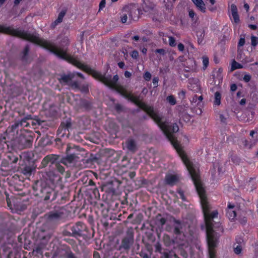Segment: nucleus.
<instances>
[{
  "label": "nucleus",
  "mask_w": 258,
  "mask_h": 258,
  "mask_svg": "<svg viewBox=\"0 0 258 258\" xmlns=\"http://www.w3.org/2000/svg\"><path fill=\"white\" fill-rule=\"evenodd\" d=\"M155 252H159L161 253H162V248L161 244L159 242H157L155 244Z\"/></svg>",
  "instance_id": "3c124183"
},
{
  "label": "nucleus",
  "mask_w": 258,
  "mask_h": 258,
  "mask_svg": "<svg viewBox=\"0 0 258 258\" xmlns=\"http://www.w3.org/2000/svg\"><path fill=\"white\" fill-rule=\"evenodd\" d=\"M169 44L171 47H174L176 45V40L172 36L169 37Z\"/></svg>",
  "instance_id": "49530a36"
},
{
  "label": "nucleus",
  "mask_w": 258,
  "mask_h": 258,
  "mask_svg": "<svg viewBox=\"0 0 258 258\" xmlns=\"http://www.w3.org/2000/svg\"><path fill=\"white\" fill-rule=\"evenodd\" d=\"M167 100L171 105H174L176 103V100L173 95H171L167 97Z\"/></svg>",
  "instance_id": "a19ab883"
},
{
  "label": "nucleus",
  "mask_w": 258,
  "mask_h": 258,
  "mask_svg": "<svg viewBox=\"0 0 258 258\" xmlns=\"http://www.w3.org/2000/svg\"><path fill=\"white\" fill-rule=\"evenodd\" d=\"M243 68V66L236 61L235 60H233L231 63V70L234 71L238 69H242Z\"/></svg>",
  "instance_id": "473e14b6"
},
{
  "label": "nucleus",
  "mask_w": 258,
  "mask_h": 258,
  "mask_svg": "<svg viewBox=\"0 0 258 258\" xmlns=\"http://www.w3.org/2000/svg\"><path fill=\"white\" fill-rule=\"evenodd\" d=\"M136 173L135 171L130 172L128 176L131 179H133L136 176Z\"/></svg>",
  "instance_id": "774afa93"
},
{
  "label": "nucleus",
  "mask_w": 258,
  "mask_h": 258,
  "mask_svg": "<svg viewBox=\"0 0 258 258\" xmlns=\"http://www.w3.org/2000/svg\"><path fill=\"white\" fill-rule=\"evenodd\" d=\"M129 14L128 12H124L123 9L122 15L121 16V22L122 23H129Z\"/></svg>",
  "instance_id": "393cba45"
},
{
  "label": "nucleus",
  "mask_w": 258,
  "mask_h": 258,
  "mask_svg": "<svg viewBox=\"0 0 258 258\" xmlns=\"http://www.w3.org/2000/svg\"><path fill=\"white\" fill-rule=\"evenodd\" d=\"M7 258H27L26 256L24 255L22 257L21 253L19 252L14 253L10 252L8 255Z\"/></svg>",
  "instance_id": "7c9ffc66"
},
{
  "label": "nucleus",
  "mask_w": 258,
  "mask_h": 258,
  "mask_svg": "<svg viewBox=\"0 0 258 258\" xmlns=\"http://www.w3.org/2000/svg\"><path fill=\"white\" fill-rule=\"evenodd\" d=\"M243 246L244 245L233 244V248L234 252L236 254H240L242 252Z\"/></svg>",
  "instance_id": "cd10ccee"
},
{
  "label": "nucleus",
  "mask_w": 258,
  "mask_h": 258,
  "mask_svg": "<svg viewBox=\"0 0 258 258\" xmlns=\"http://www.w3.org/2000/svg\"><path fill=\"white\" fill-rule=\"evenodd\" d=\"M60 197V199H58L57 200V201H56V202L58 204H64L67 201V197L66 196H62L61 195H59L58 194V196H57V197Z\"/></svg>",
  "instance_id": "c03bdc74"
},
{
  "label": "nucleus",
  "mask_w": 258,
  "mask_h": 258,
  "mask_svg": "<svg viewBox=\"0 0 258 258\" xmlns=\"http://www.w3.org/2000/svg\"><path fill=\"white\" fill-rule=\"evenodd\" d=\"M127 150L132 152H135L137 149L135 141L131 138L128 139L125 142Z\"/></svg>",
  "instance_id": "2eb2a0df"
},
{
  "label": "nucleus",
  "mask_w": 258,
  "mask_h": 258,
  "mask_svg": "<svg viewBox=\"0 0 258 258\" xmlns=\"http://www.w3.org/2000/svg\"><path fill=\"white\" fill-rule=\"evenodd\" d=\"M237 220L243 225H245L247 223V218L245 216L239 215L237 217Z\"/></svg>",
  "instance_id": "ea45409f"
},
{
  "label": "nucleus",
  "mask_w": 258,
  "mask_h": 258,
  "mask_svg": "<svg viewBox=\"0 0 258 258\" xmlns=\"http://www.w3.org/2000/svg\"><path fill=\"white\" fill-rule=\"evenodd\" d=\"M165 181L167 184L173 185L178 182V178L176 175L167 174L165 176Z\"/></svg>",
  "instance_id": "dca6fc26"
},
{
  "label": "nucleus",
  "mask_w": 258,
  "mask_h": 258,
  "mask_svg": "<svg viewBox=\"0 0 258 258\" xmlns=\"http://www.w3.org/2000/svg\"><path fill=\"white\" fill-rule=\"evenodd\" d=\"M235 240V242L234 244L244 245V240L241 236H236Z\"/></svg>",
  "instance_id": "c9c22d12"
},
{
  "label": "nucleus",
  "mask_w": 258,
  "mask_h": 258,
  "mask_svg": "<svg viewBox=\"0 0 258 258\" xmlns=\"http://www.w3.org/2000/svg\"><path fill=\"white\" fill-rule=\"evenodd\" d=\"M12 157H11L10 155H8V157L10 158V161L13 163H17V162L18 160V158L17 157L13 156V155H12Z\"/></svg>",
  "instance_id": "5fc2aeb1"
},
{
  "label": "nucleus",
  "mask_w": 258,
  "mask_h": 258,
  "mask_svg": "<svg viewBox=\"0 0 258 258\" xmlns=\"http://www.w3.org/2000/svg\"><path fill=\"white\" fill-rule=\"evenodd\" d=\"M49 157H45L41 162V166L42 167H45L47 166V165L49 163V161H48V159L49 158Z\"/></svg>",
  "instance_id": "8fccbe9b"
},
{
  "label": "nucleus",
  "mask_w": 258,
  "mask_h": 258,
  "mask_svg": "<svg viewBox=\"0 0 258 258\" xmlns=\"http://www.w3.org/2000/svg\"><path fill=\"white\" fill-rule=\"evenodd\" d=\"M148 184L149 180L144 177H140L136 181V185L139 188L148 185Z\"/></svg>",
  "instance_id": "412c9836"
},
{
  "label": "nucleus",
  "mask_w": 258,
  "mask_h": 258,
  "mask_svg": "<svg viewBox=\"0 0 258 258\" xmlns=\"http://www.w3.org/2000/svg\"><path fill=\"white\" fill-rule=\"evenodd\" d=\"M221 94L219 92H216L214 94V105H219L221 104Z\"/></svg>",
  "instance_id": "b1692460"
},
{
  "label": "nucleus",
  "mask_w": 258,
  "mask_h": 258,
  "mask_svg": "<svg viewBox=\"0 0 258 258\" xmlns=\"http://www.w3.org/2000/svg\"><path fill=\"white\" fill-rule=\"evenodd\" d=\"M193 181L200 197L206 227L207 240L208 246L209 258H217L215 248L218 242V237L213 230V219L218 216L217 210L210 212L211 205L208 201L205 190L200 180L199 171L194 165H185Z\"/></svg>",
  "instance_id": "f257e3e1"
},
{
  "label": "nucleus",
  "mask_w": 258,
  "mask_h": 258,
  "mask_svg": "<svg viewBox=\"0 0 258 258\" xmlns=\"http://www.w3.org/2000/svg\"><path fill=\"white\" fill-rule=\"evenodd\" d=\"M176 0H164L165 7L167 10H171Z\"/></svg>",
  "instance_id": "5701e85b"
},
{
  "label": "nucleus",
  "mask_w": 258,
  "mask_h": 258,
  "mask_svg": "<svg viewBox=\"0 0 258 258\" xmlns=\"http://www.w3.org/2000/svg\"><path fill=\"white\" fill-rule=\"evenodd\" d=\"M105 6V0H101L99 4V10H102Z\"/></svg>",
  "instance_id": "680f3d73"
},
{
  "label": "nucleus",
  "mask_w": 258,
  "mask_h": 258,
  "mask_svg": "<svg viewBox=\"0 0 258 258\" xmlns=\"http://www.w3.org/2000/svg\"><path fill=\"white\" fill-rule=\"evenodd\" d=\"M59 24V23L57 22L56 21V19L53 22L51 25H50V27L52 29H54L56 27V26L58 25Z\"/></svg>",
  "instance_id": "0e129e2a"
},
{
  "label": "nucleus",
  "mask_w": 258,
  "mask_h": 258,
  "mask_svg": "<svg viewBox=\"0 0 258 258\" xmlns=\"http://www.w3.org/2000/svg\"><path fill=\"white\" fill-rule=\"evenodd\" d=\"M124 11L128 12L129 14L128 23L132 21H137L139 18L140 10L136 7L125 6L124 7Z\"/></svg>",
  "instance_id": "9d476101"
},
{
  "label": "nucleus",
  "mask_w": 258,
  "mask_h": 258,
  "mask_svg": "<svg viewBox=\"0 0 258 258\" xmlns=\"http://www.w3.org/2000/svg\"><path fill=\"white\" fill-rule=\"evenodd\" d=\"M177 192L179 194V195L180 196V198L183 201H186V197L184 196V191L181 188H178L177 190Z\"/></svg>",
  "instance_id": "79ce46f5"
},
{
  "label": "nucleus",
  "mask_w": 258,
  "mask_h": 258,
  "mask_svg": "<svg viewBox=\"0 0 258 258\" xmlns=\"http://www.w3.org/2000/svg\"><path fill=\"white\" fill-rule=\"evenodd\" d=\"M174 223L176 224L174 227V233L176 235L180 234L181 233V229H182L181 222L179 220L174 219Z\"/></svg>",
  "instance_id": "6ab92c4d"
},
{
  "label": "nucleus",
  "mask_w": 258,
  "mask_h": 258,
  "mask_svg": "<svg viewBox=\"0 0 258 258\" xmlns=\"http://www.w3.org/2000/svg\"><path fill=\"white\" fill-rule=\"evenodd\" d=\"M251 76L250 75H245L243 78V80L244 82L247 83L250 81L251 79Z\"/></svg>",
  "instance_id": "4d7b16f0"
},
{
  "label": "nucleus",
  "mask_w": 258,
  "mask_h": 258,
  "mask_svg": "<svg viewBox=\"0 0 258 258\" xmlns=\"http://www.w3.org/2000/svg\"><path fill=\"white\" fill-rule=\"evenodd\" d=\"M159 78L157 77H155L153 79L152 83L155 87H156L158 85Z\"/></svg>",
  "instance_id": "6e6d98bb"
},
{
  "label": "nucleus",
  "mask_w": 258,
  "mask_h": 258,
  "mask_svg": "<svg viewBox=\"0 0 258 258\" xmlns=\"http://www.w3.org/2000/svg\"><path fill=\"white\" fill-rule=\"evenodd\" d=\"M163 240L166 246H170L174 243V241L172 239H171L170 236L168 235H164Z\"/></svg>",
  "instance_id": "c756f323"
},
{
  "label": "nucleus",
  "mask_w": 258,
  "mask_h": 258,
  "mask_svg": "<svg viewBox=\"0 0 258 258\" xmlns=\"http://www.w3.org/2000/svg\"><path fill=\"white\" fill-rule=\"evenodd\" d=\"M115 109L117 112H120L122 110V107L119 104H116L115 105Z\"/></svg>",
  "instance_id": "bf43d9fd"
},
{
  "label": "nucleus",
  "mask_w": 258,
  "mask_h": 258,
  "mask_svg": "<svg viewBox=\"0 0 258 258\" xmlns=\"http://www.w3.org/2000/svg\"><path fill=\"white\" fill-rule=\"evenodd\" d=\"M33 117L31 114H27L20 120L14 122L11 126H9L6 131V134H13L16 133L18 134L21 130H24L23 127H28L30 125L29 121H32Z\"/></svg>",
  "instance_id": "20e7f679"
},
{
  "label": "nucleus",
  "mask_w": 258,
  "mask_h": 258,
  "mask_svg": "<svg viewBox=\"0 0 258 258\" xmlns=\"http://www.w3.org/2000/svg\"><path fill=\"white\" fill-rule=\"evenodd\" d=\"M68 229L70 231H66L67 235L78 238L85 235L84 232L87 230V226L83 222H77L74 224L69 225Z\"/></svg>",
  "instance_id": "39448f33"
},
{
  "label": "nucleus",
  "mask_w": 258,
  "mask_h": 258,
  "mask_svg": "<svg viewBox=\"0 0 258 258\" xmlns=\"http://www.w3.org/2000/svg\"><path fill=\"white\" fill-rule=\"evenodd\" d=\"M82 105L84 107H85L87 108H90V106H91L90 103L89 101H86V100H85L83 102Z\"/></svg>",
  "instance_id": "13d9d810"
},
{
  "label": "nucleus",
  "mask_w": 258,
  "mask_h": 258,
  "mask_svg": "<svg viewBox=\"0 0 258 258\" xmlns=\"http://www.w3.org/2000/svg\"><path fill=\"white\" fill-rule=\"evenodd\" d=\"M239 208L234 204L228 202L226 209V216L231 221H234L236 218L237 212Z\"/></svg>",
  "instance_id": "1a4fd4ad"
},
{
  "label": "nucleus",
  "mask_w": 258,
  "mask_h": 258,
  "mask_svg": "<svg viewBox=\"0 0 258 258\" xmlns=\"http://www.w3.org/2000/svg\"><path fill=\"white\" fill-rule=\"evenodd\" d=\"M131 57L134 59H137L139 57V52L136 50H134L131 53Z\"/></svg>",
  "instance_id": "603ef678"
},
{
  "label": "nucleus",
  "mask_w": 258,
  "mask_h": 258,
  "mask_svg": "<svg viewBox=\"0 0 258 258\" xmlns=\"http://www.w3.org/2000/svg\"><path fill=\"white\" fill-rule=\"evenodd\" d=\"M79 90L83 93L87 94L89 92V85L88 84H83L80 86Z\"/></svg>",
  "instance_id": "f704fd0d"
},
{
  "label": "nucleus",
  "mask_w": 258,
  "mask_h": 258,
  "mask_svg": "<svg viewBox=\"0 0 258 258\" xmlns=\"http://www.w3.org/2000/svg\"><path fill=\"white\" fill-rule=\"evenodd\" d=\"M70 86L73 89H76V90H79L80 88V84L78 83V81H73L70 84Z\"/></svg>",
  "instance_id": "37998d69"
},
{
  "label": "nucleus",
  "mask_w": 258,
  "mask_h": 258,
  "mask_svg": "<svg viewBox=\"0 0 258 258\" xmlns=\"http://www.w3.org/2000/svg\"><path fill=\"white\" fill-rule=\"evenodd\" d=\"M187 87L189 90L195 92H198L201 89L199 81L196 79H189Z\"/></svg>",
  "instance_id": "4468645a"
},
{
  "label": "nucleus",
  "mask_w": 258,
  "mask_h": 258,
  "mask_svg": "<svg viewBox=\"0 0 258 258\" xmlns=\"http://www.w3.org/2000/svg\"><path fill=\"white\" fill-rule=\"evenodd\" d=\"M203 62V70H206L209 64V57L207 55H204L202 57Z\"/></svg>",
  "instance_id": "c85d7f7f"
},
{
  "label": "nucleus",
  "mask_w": 258,
  "mask_h": 258,
  "mask_svg": "<svg viewBox=\"0 0 258 258\" xmlns=\"http://www.w3.org/2000/svg\"><path fill=\"white\" fill-rule=\"evenodd\" d=\"M156 52L161 54H164L165 53V51L164 49H162V48L157 49L156 50Z\"/></svg>",
  "instance_id": "338daca9"
},
{
  "label": "nucleus",
  "mask_w": 258,
  "mask_h": 258,
  "mask_svg": "<svg viewBox=\"0 0 258 258\" xmlns=\"http://www.w3.org/2000/svg\"><path fill=\"white\" fill-rule=\"evenodd\" d=\"M178 96L182 98V99L184 98H185V92L183 90H182L179 93H178Z\"/></svg>",
  "instance_id": "69168bd1"
},
{
  "label": "nucleus",
  "mask_w": 258,
  "mask_h": 258,
  "mask_svg": "<svg viewBox=\"0 0 258 258\" xmlns=\"http://www.w3.org/2000/svg\"><path fill=\"white\" fill-rule=\"evenodd\" d=\"M251 44L252 46L255 47L258 44L257 38L255 36H251Z\"/></svg>",
  "instance_id": "a18cd8bd"
},
{
  "label": "nucleus",
  "mask_w": 258,
  "mask_h": 258,
  "mask_svg": "<svg viewBox=\"0 0 258 258\" xmlns=\"http://www.w3.org/2000/svg\"><path fill=\"white\" fill-rule=\"evenodd\" d=\"M65 258H76L74 253L71 251L69 246H67Z\"/></svg>",
  "instance_id": "2f4dec72"
},
{
  "label": "nucleus",
  "mask_w": 258,
  "mask_h": 258,
  "mask_svg": "<svg viewBox=\"0 0 258 258\" xmlns=\"http://www.w3.org/2000/svg\"><path fill=\"white\" fill-rule=\"evenodd\" d=\"M46 157H49V158L48 159V161H49V163L52 164H55L56 163H57V161L58 159V156L57 155L54 154H50L47 155Z\"/></svg>",
  "instance_id": "bb28decb"
},
{
  "label": "nucleus",
  "mask_w": 258,
  "mask_h": 258,
  "mask_svg": "<svg viewBox=\"0 0 258 258\" xmlns=\"http://www.w3.org/2000/svg\"><path fill=\"white\" fill-rule=\"evenodd\" d=\"M66 209L63 207H55L53 210L46 214V217L50 221H57L64 217Z\"/></svg>",
  "instance_id": "0eeeda50"
},
{
  "label": "nucleus",
  "mask_w": 258,
  "mask_h": 258,
  "mask_svg": "<svg viewBox=\"0 0 258 258\" xmlns=\"http://www.w3.org/2000/svg\"><path fill=\"white\" fill-rule=\"evenodd\" d=\"M30 50V48L29 45H26L23 52H22V55L21 56V60L23 61L27 62L28 59V54Z\"/></svg>",
  "instance_id": "4be33fe9"
},
{
  "label": "nucleus",
  "mask_w": 258,
  "mask_h": 258,
  "mask_svg": "<svg viewBox=\"0 0 258 258\" xmlns=\"http://www.w3.org/2000/svg\"><path fill=\"white\" fill-rule=\"evenodd\" d=\"M75 77L74 73H70L67 75H62L60 78L58 79L59 82L60 84L66 83L68 84Z\"/></svg>",
  "instance_id": "a211bd4d"
},
{
  "label": "nucleus",
  "mask_w": 258,
  "mask_h": 258,
  "mask_svg": "<svg viewBox=\"0 0 258 258\" xmlns=\"http://www.w3.org/2000/svg\"><path fill=\"white\" fill-rule=\"evenodd\" d=\"M12 141H15L21 149L29 148L32 146L34 140V134L32 132H28L26 130H21L18 134L15 133L14 135L7 134Z\"/></svg>",
  "instance_id": "7ed1b4c3"
},
{
  "label": "nucleus",
  "mask_w": 258,
  "mask_h": 258,
  "mask_svg": "<svg viewBox=\"0 0 258 258\" xmlns=\"http://www.w3.org/2000/svg\"><path fill=\"white\" fill-rule=\"evenodd\" d=\"M177 47H178V50L180 51H183V50H184V45L181 43H179L178 45H177Z\"/></svg>",
  "instance_id": "052dcab7"
},
{
  "label": "nucleus",
  "mask_w": 258,
  "mask_h": 258,
  "mask_svg": "<svg viewBox=\"0 0 258 258\" xmlns=\"http://www.w3.org/2000/svg\"><path fill=\"white\" fill-rule=\"evenodd\" d=\"M142 8L145 12H150L153 10L154 5L150 0H142Z\"/></svg>",
  "instance_id": "f3484780"
},
{
  "label": "nucleus",
  "mask_w": 258,
  "mask_h": 258,
  "mask_svg": "<svg viewBox=\"0 0 258 258\" xmlns=\"http://www.w3.org/2000/svg\"><path fill=\"white\" fill-rule=\"evenodd\" d=\"M46 182L48 185L50 184L53 188L58 187L62 189L63 186L62 177L56 173V171H49L46 172Z\"/></svg>",
  "instance_id": "423d86ee"
},
{
  "label": "nucleus",
  "mask_w": 258,
  "mask_h": 258,
  "mask_svg": "<svg viewBox=\"0 0 258 258\" xmlns=\"http://www.w3.org/2000/svg\"><path fill=\"white\" fill-rule=\"evenodd\" d=\"M78 147L74 146L73 147L68 146L66 150V157L64 158L69 163L73 162L77 158H78Z\"/></svg>",
  "instance_id": "6e6552de"
},
{
  "label": "nucleus",
  "mask_w": 258,
  "mask_h": 258,
  "mask_svg": "<svg viewBox=\"0 0 258 258\" xmlns=\"http://www.w3.org/2000/svg\"><path fill=\"white\" fill-rule=\"evenodd\" d=\"M34 195L45 201L50 200L51 202L56 200L58 192L53 187L48 185L45 181L37 180L32 186Z\"/></svg>",
  "instance_id": "f03ea898"
},
{
  "label": "nucleus",
  "mask_w": 258,
  "mask_h": 258,
  "mask_svg": "<svg viewBox=\"0 0 258 258\" xmlns=\"http://www.w3.org/2000/svg\"><path fill=\"white\" fill-rule=\"evenodd\" d=\"M237 88V87L235 84H232L230 85V91L232 92L236 91Z\"/></svg>",
  "instance_id": "e2e57ef3"
},
{
  "label": "nucleus",
  "mask_w": 258,
  "mask_h": 258,
  "mask_svg": "<svg viewBox=\"0 0 258 258\" xmlns=\"http://www.w3.org/2000/svg\"><path fill=\"white\" fill-rule=\"evenodd\" d=\"M72 122L71 118H68L65 121H63L61 122L57 130V134L60 135L61 137L64 136L67 132L69 133V130L71 129Z\"/></svg>",
  "instance_id": "9b49d317"
},
{
  "label": "nucleus",
  "mask_w": 258,
  "mask_h": 258,
  "mask_svg": "<svg viewBox=\"0 0 258 258\" xmlns=\"http://www.w3.org/2000/svg\"><path fill=\"white\" fill-rule=\"evenodd\" d=\"M179 254L181 255L183 258H187L188 254V253L183 249H179ZM174 258H180L178 255L176 254H174Z\"/></svg>",
  "instance_id": "72a5a7b5"
},
{
  "label": "nucleus",
  "mask_w": 258,
  "mask_h": 258,
  "mask_svg": "<svg viewBox=\"0 0 258 258\" xmlns=\"http://www.w3.org/2000/svg\"><path fill=\"white\" fill-rule=\"evenodd\" d=\"M91 192L90 193L91 197L95 199H98L100 198V194L99 190L96 187H94L91 189Z\"/></svg>",
  "instance_id": "a878e982"
},
{
  "label": "nucleus",
  "mask_w": 258,
  "mask_h": 258,
  "mask_svg": "<svg viewBox=\"0 0 258 258\" xmlns=\"http://www.w3.org/2000/svg\"><path fill=\"white\" fill-rule=\"evenodd\" d=\"M152 77L151 73L149 72H146L143 75V78L146 81H149Z\"/></svg>",
  "instance_id": "09e8293b"
},
{
  "label": "nucleus",
  "mask_w": 258,
  "mask_h": 258,
  "mask_svg": "<svg viewBox=\"0 0 258 258\" xmlns=\"http://www.w3.org/2000/svg\"><path fill=\"white\" fill-rule=\"evenodd\" d=\"M44 247L45 245L44 244H40L35 247L34 250L37 254L42 255L43 252V249L44 248Z\"/></svg>",
  "instance_id": "e433bc0d"
},
{
  "label": "nucleus",
  "mask_w": 258,
  "mask_h": 258,
  "mask_svg": "<svg viewBox=\"0 0 258 258\" xmlns=\"http://www.w3.org/2000/svg\"><path fill=\"white\" fill-rule=\"evenodd\" d=\"M200 11L203 13L206 12L205 4L203 0H191Z\"/></svg>",
  "instance_id": "aec40b11"
},
{
  "label": "nucleus",
  "mask_w": 258,
  "mask_h": 258,
  "mask_svg": "<svg viewBox=\"0 0 258 258\" xmlns=\"http://www.w3.org/2000/svg\"><path fill=\"white\" fill-rule=\"evenodd\" d=\"M66 10H62L58 14L57 18L56 19V21L59 23H61L63 20L64 16L66 14Z\"/></svg>",
  "instance_id": "58836bf2"
},
{
  "label": "nucleus",
  "mask_w": 258,
  "mask_h": 258,
  "mask_svg": "<svg viewBox=\"0 0 258 258\" xmlns=\"http://www.w3.org/2000/svg\"><path fill=\"white\" fill-rule=\"evenodd\" d=\"M55 166V169H56L55 171H56V172H59L61 174H63V172L65 171V169H64V167L63 166L61 165L58 163H56Z\"/></svg>",
  "instance_id": "4c0bfd02"
},
{
  "label": "nucleus",
  "mask_w": 258,
  "mask_h": 258,
  "mask_svg": "<svg viewBox=\"0 0 258 258\" xmlns=\"http://www.w3.org/2000/svg\"><path fill=\"white\" fill-rule=\"evenodd\" d=\"M134 241V234L133 233L128 234L127 236L124 237L120 245V247L123 248L125 250H128L130 249L131 245Z\"/></svg>",
  "instance_id": "f8f14e48"
},
{
  "label": "nucleus",
  "mask_w": 258,
  "mask_h": 258,
  "mask_svg": "<svg viewBox=\"0 0 258 258\" xmlns=\"http://www.w3.org/2000/svg\"><path fill=\"white\" fill-rule=\"evenodd\" d=\"M230 12L232 18V19L230 18L232 22L235 24H238L240 22V19L238 14L237 8L235 4L231 5Z\"/></svg>",
  "instance_id": "ddd939ff"
},
{
  "label": "nucleus",
  "mask_w": 258,
  "mask_h": 258,
  "mask_svg": "<svg viewBox=\"0 0 258 258\" xmlns=\"http://www.w3.org/2000/svg\"><path fill=\"white\" fill-rule=\"evenodd\" d=\"M245 42V40L244 37H241L240 38L238 43V45H237L238 47L239 48L240 47L243 46L244 45Z\"/></svg>",
  "instance_id": "864d4df0"
},
{
  "label": "nucleus",
  "mask_w": 258,
  "mask_h": 258,
  "mask_svg": "<svg viewBox=\"0 0 258 258\" xmlns=\"http://www.w3.org/2000/svg\"><path fill=\"white\" fill-rule=\"evenodd\" d=\"M197 35L198 37V41L199 43H200L203 41V38L204 36V32L203 31L202 32H198L197 33Z\"/></svg>",
  "instance_id": "de8ad7c7"
}]
</instances>
